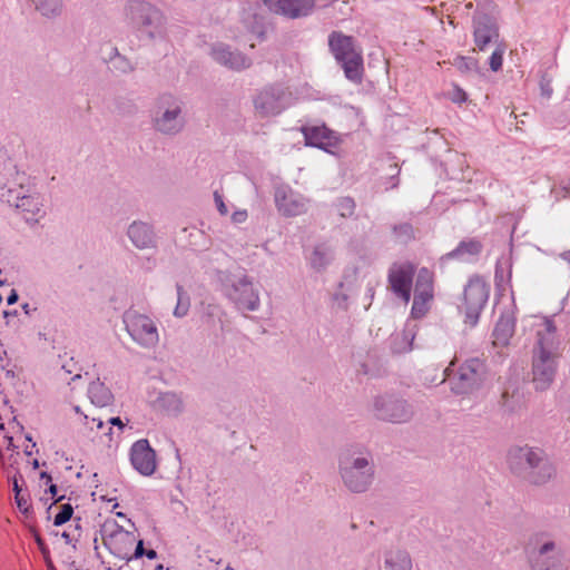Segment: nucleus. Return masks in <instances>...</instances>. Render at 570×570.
Returning a JSON list of instances; mask_svg holds the SVG:
<instances>
[{
  "mask_svg": "<svg viewBox=\"0 0 570 570\" xmlns=\"http://www.w3.org/2000/svg\"><path fill=\"white\" fill-rule=\"evenodd\" d=\"M33 469H37L39 466V462L37 459L32 461Z\"/></svg>",
  "mask_w": 570,
  "mask_h": 570,
  "instance_id": "50",
  "label": "nucleus"
},
{
  "mask_svg": "<svg viewBox=\"0 0 570 570\" xmlns=\"http://www.w3.org/2000/svg\"><path fill=\"white\" fill-rule=\"evenodd\" d=\"M561 257L570 264V249L562 253Z\"/></svg>",
  "mask_w": 570,
  "mask_h": 570,
  "instance_id": "49",
  "label": "nucleus"
},
{
  "mask_svg": "<svg viewBox=\"0 0 570 570\" xmlns=\"http://www.w3.org/2000/svg\"><path fill=\"white\" fill-rule=\"evenodd\" d=\"M341 62L343 63L346 78L355 82L361 81L363 71L361 53L345 58Z\"/></svg>",
  "mask_w": 570,
  "mask_h": 570,
  "instance_id": "27",
  "label": "nucleus"
},
{
  "mask_svg": "<svg viewBox=\"0 0 570 570\" xmlns=\"http://www.w3.org/2000/svg\"><path fill=\"white\" fill-rule=\"evenodd\" d=\"M144 554L148 558V559H155L157 557V553L155 550L150 549V550H145L144 549Z\"/></svg>",
  "mask_w": 570,
  "mask_h": 570,
  "instance_id": "47",
  "label": "nucleus"
},
{
  "mask_svg": "<svg viewBox=\"0 0 570 570\" xmlns=\"http://www.w3.org/2000/svg\"><path fill=\"white\" fill-rule=\"evenodd\" d=\"M497 36L495 28L489 22L478 21L474 39L479 50H483L485 46Z\"/></svg>",
  "mask_w": 570,
  "mask_h": 570,
  "instance_id": "26",
  "label": "nucleus"
},
{
  "mask_svg": "<svg viewBox=\"0 0 570 570\" xmlns=\"http://www.w3.org/2000/svg\"><path fill=\"white\" fill-rule=\"evenodd\" d=\"M489 285L480 277L470 279L464 288L462 302L459 305L464 314V322L471 326L475 325L478 318L489 298Z\"/></svg>",
  "mask_w": 570,
  "mask_h": 570,
  "instance_id": "6",
  "label": "nucleus"
},
{
  "mask_svg": "<svg viewBox=\"0 0 570 570\" xmlns=\"http://www.w3.org/2000/svg\"><path fill=\"white\" fill-rule=\"evenodd\" d=\"M409 350H411V341L410 340H406V342L404 343L403 346H400V347L395 348V351L397 353L405 352V351H409Z\"/></svg>",
  "mask_w": 570,
  "mask_h": 570,
  "instance_id": "44",
  "label": "nucleus"
},
{
  "mask_svg": "<svg viewBox=\"0 0 570 570\" xmlns=\"http://www.w3.org/2000/svg\"><path fill=\"white\" fill-rule=\"evenodd\" d=\"M328 45L338 61L360 53L354 47L352 37L345 36L342 32L331 33Z\"/></svg>",
  "mask_w": 570,
  "mask_h": 570,
  "instance_id": "18",
  "label": "nucleus"
},
{
  "mask_svg": "<svg viewBox=\"0 0 570 570\" xmlns=\"http://www.w3.org/2000/svg\"><path fill=\"white\" fill-rule=\"evenodd\" d=\"M337 210L341 216H347L353 213L354 202L351 198H343L337 205Z\"/></svg>",
  "mask_w": 570,
  "mask_h": 570,
  "instance_id": "33",
  "label": "nucleus"
},
{
  "mask_svg": "<svg viewBox=\"0 0 570 570\" xmlns=\"http://www.w3.org/2000/svg\"><path fill=\"white\" fill-rule=\"evenodd\" d=\"M61 537L65 539L66 543H70L73 540V537H71L68 532H62Z\"/></svg>",
  "mask_w": 570,
  "mask_h": 570,
  "instance_id": "48",
  "label": "nucleus"
},
{
  "mask_svg": "<svg viewBox=\"0 0 570 570\" xmlns=\"http://www.w3.org/2000/svg\"><path fill=\"white\" fill-rule=\"evenodd\" d=\"M413 272L414 268L409 263L394 264L390 269V286L405 303L410 301V287Z\"/></svg>",
  "mask_w": 570,
  "mask_h": 570,
  "instance_id": "13",
  "label": "nucleus"
},
{
  "mask_svg": "<svg viewBox=\"0 0 570 570\" xmlns=\"http://www.w3.org/2000/svg\"><path fill=\"white\" fill-rule=\"evenodd\" d=\"M510 468L518 473L530 469L529 475L535 483H543L554 475L553 465L542 455L540 450L513 448L508 453Z\"/></svg>",
  "mask_w": 570,
  "mask_h": 570,
  "instance_id": "4",
  "label": "nucleus"
},
{
  "mask_svg": "<svg viewBox=\"0 0 570 570\" xmlns=\"http://www.w3.org/2000/svg\"><path fill=\"white\" fill-rule=\"evenodd\" d=\"M481 249L479 242L471 240L469 243H462L458 248L459 253L478 254Z\"/></svg>",
  "mask_w": 570,
  "mask_h": 570,
  "instance_id": "34",
  "label": "nucleus"
},
{
  "mask_svg": "<svg viewBox=\"0 0 570 570\" xmlns=\"http://www.w3.org/2000/svg\"><path fill=\"white\" fill-rule=\"evenodd\" d=\"M37 9L43 16H53L59 12L61 3L60 0H35Z\"/></svg>",
  "mask_w": 570,
  "mask_h": 570,
  "instance_id": "29",
  "label": "nucleus"
},
{
  "mask_svg": "<svg viewBox=\"0 0 570 570\" xmlns=\"http://www.w3.org/2000/svg\"><path fill=\"white\" fill-rule=\"evenodd\" d=\"M18 208H21L23 212L31 213L32 216L39 214V199L32 196L22 197L20 203L17 205ZM33 217H26L27 220H31Z\"/></svg>",
  "mask_w": 570,
  "mask_h": 570,
  "instance_id": "30",
  "label": "nucleus"
},
{
  "mask_svg": "<svg viewBox=\"0 0 570 570\" xmlns=\"http://www.w3.org/2000/svg\"><path fill=\"white\" fill-rule=\"evenodd\" d=\"M83 420H85V424L90 430H94V429L100 430L104 426V422L100 417H96V416L89 417V415L85 414Z\"/></svg>",
  "mask_w": 570,
  "mask_h": 570,
  "instance_id": "36",
  "label": "nucleus"
},
{
  "mask_svg": "<svg viewBox=\"0 0 570 570\" xmlns=\"http://www.w3.org/2000/svg\"><path fill=\"white\" fill-rule=\"evenodd\" d=\"M155 570H165L161 564H159Z\"/></svg>",
  "mask_w": 570,
  "mask_h": 570,
  "instance_id": "53",
  "label": "nucleus"
},
{
  "mask_svg": "<svg viewBox=\"0 0 570 570\" xmlns=\"http://www.w3.org/2000/svg\"><path fill=\"white\" fill-rule=\"evenodd\" d=\"M212 56L215 61L230 69L239 70L245 67V56L230 51L226 46H217L213 49Z\"/></svg>",
  "mask_w": 570,
  "mask_h": 570,
  "instance_id": "19",
  "label": "nucleus"
},
{
  "mask_svg": "<svg viewBox=\"0 0 570 570\" xmlns=\"http://www.w3.org/2000/svg\"><path fill=\"white\" fill-rule=\"evenodd\" d=\"M128 235L132 243L139 248H146L153 244V232L146 224H131L128 229Z\"/></svg>",
  "mask_w": 570,
  "mask_h": 570,
  "instance_id": "24",
  "label": "nucleus"
},
{
  "mask_svg": "<svg viewBox=\"0 0 570 570\" xmlns=\"http://www.w3.org/2000/svg\"><path fill=\"white\" fill-rule=\"evenodd\" d=\"M451 100L459 104L463 102L466 100V94L462 89L455 88L453 90V95L451 96Z\"/></svg>",
  "mask_w": 570,
  "mask_h": 570,
  "instance_id": "42",
  "label": "nucleus"
},
{
  "mask_svg": "<svg viewBox=\"0 0 570 570\" xmlns=\"http://www.w3.org/2000/svg\"><path fill=\"white\" fill-rule=\"evenodd\" d=\"M126 330L131 338L144 347H154L159 342L155 322L142 314L128 313L125 317Z\"/></svg>",
  "mask_w": 570,
  "mask_h": 570,
  "instance_id": "7",
  "label": "nucleus"
},
{
  "mask_svg": "<svg viewBox=\"0 0 570 570\" xmlns=\"http://www.w3.org/2000/svg\"><path fill=\"white\" fill-rule=\"evenodd\" d=\"M278 210L286 216H295L305 210V203L286 187L278 188L275 194Z\"/></svg>",
  "mask_w": 570,
  "mask_h": 570,
  "instance_id": "16",
  "label": "nucleus"
},
{
  "mask_svg": "<svg viewBox=\"0 0 570 570\" xmlns=\"http://www.w3.org/2000/svg\"><path fill=\"white\" fill-rule=\"evenodd\" d=\"M18 299V294L16 291H12L11 294L8 296L7 302L9 305L14 304Z\"/></svg>",
  "mask_w": 570,
  "mask_h": 570,
  "instance_id": "45",
  "label": "nucleus"
},
{
  "mask_svg": "<svg viewBox=\"0 0 570 570\" xmlns=\"http://www.w3.org/2000/svg\"><path fill=\"white\" fill-rule=\"evenodd\" d=\"M432 299L433 275L429 269L422 268L415 284L412 316L414 318L424 316L431 307Z\"/></svg>",
  "mask_w": 570,
  "mask_h": 570,
  "instance_id": "10",
  "label": "nucleus"
},
{
  "mask_svg": "<svg viewBox=\"0 0 570 570\" xmlns=\"http://www.w3.org/2000/svg\"><path fill=\"white\" fill-rule=\"evenodd\" d=\"M59 511L55 515L53 524L55 525H62L63 523L68 522L73 513V508L70 503H63L58 507Z\"/></svg>",
  "mask_w": 570,
  "mask_h": 570,
  "instance_id": "31",
  "label": "nucleus"
},
{
  "mask_svg": "<svg viewBox=\"0 0 570 570\" xmlns=\"http://www.w3.org/2000/svg\"><path fill=\"white\" fill-rule=\"evenodd\" d=\"M291 104V96L283 89L268 88L261 91L255 98V115L268 118L279 114Z\"/></svg>",
  "mask_w": 570,
  "mask_h": 570,
  "instance_id": "8",
  "label": "nucleus"
},
{
  "mask_svg": "<svg viewBox=\"0 0 570 570\" xmlns=\"http://www.w3.org/2000/svg\"><path fill=\"white\" fill-rule=\"evenodd\" d=\"M214 199H215V204H216V207H217L218 212L222 215H226L228 213V210H227V207H226V205H225V203L223 200L222 195L218 191L214 193Z\"/></svg>",
  "mask_w": 570,
  "mask_h": 570,
  "instance_id": "38",
  "label": "nucleus"
},
{
  "mask_svg": "<svg viewBox=\"0 0 570 570\" xmlns=\"http://www.w3.org/2000/svg\"><path fill=\"white\" fill-rule=\"evenodd\" d=\"M120 62H121V59H120V58H119V59H117V60H114V67H115V68H118V63H120Z\"/></svg>",
  "mask_w": 570,
  "mask_h": 570,
  "instance_id": "51",
  "label": "nucleus"
},
{
  "mask_svg": "<svg viewBox=\"0 0 570 570\" xmlns=\"http://www.w3.org/2000/svg\"><path fill=\"white\" fill-rule=\"evenodd\" d=\"M14 500H16V503H17V507L18 509L27 514L30 512V509H31V503L29 502V498L23 495V494H19V495H14Z\"/></svg>",
  "mask_w": 570,
  "mask_h": 570,
  "instance_id": "35",
  "label": "nucleus"
},
{
  "mask_svg": "<svg viewBox=\"0 0 570 570\" xmlns=\"http://www.w3.org/2000/svg\"><path fill=\"white\" fill-rule=\"evenodd\" d=\"M108 421L112 425H118L120 429L124 428V423L121 422V420L119 417H110Z\"/></svg>",
  "mask_w": 570,
  "mask_h": 570,
  "instance_id": "46",
  "label": "nucleus"
},
{
  "mask_svg": "<svg viewBox=\"0 0 570 570\" xmlns=\"http://www.w3.org/2000/svg\"><path fill=\"white\" fill-rule=\"evenodd\" d=\"M380 411V415L382 419L392 422L405 421L411 415L410 407L402 401H389Z\"/></svg>",
  "mask_w": 570,
  "mask_h": 570,
  "instance_id": "21",
  "label": "nucleus"
},
{
  "mask_svg": "<svg viewBox=\"0 0 570 570\" xmlns=\"http://www.w3.org/2000/svg\"><path fill=\"white\" fill-rule=\"evenodd\" d=\"M345 485L354 491H365L373 480V466L366 456H344L340 463Z\"/></svg>",
  "mask_w": 570,
  "mask_h": 570,
  "instance_id": "5",
  "label": "nucleus"
},
{
  "mask_svg": "<svg viewBox=\"0 0 570 570\" xmlns=\"http://www.w3.org/2000/svg\"><path fill=\"white\" fill-rule=\"evenodd\" d=\"M483 364L479 360L466 361L459 370L456 379L452 383V391L456 394H465L478 389L482 383Z\"/></svg>",
  "mask_w": 570,
  "mask_h": 570,
  "instance_id": "11",
  "label": "nucleus"
},
{
  "mask_svg": "<svg viewBox=\"0 0 570 570\" xmlns=\"http://www.w3.org/2000/svg\"><path fill=\"white\" fill-rule=\"evenodd\" d=\"M75 411H76L77 413H80V407H79V406H75Z\"/></svg>",
  "mask_w": 570,
  "mask_h": 570,
  "instance_id": "54",
  "label": "nucleus"
},
{
  "mask_svg": "<svg viewBox=\"0 0 570 570\" xmlns=\"http://www.w3.org/2000/svg\"><path fill=\"white\" fill-rule=\"evenodd\" d=\"M514 327L509 320H501L493 332V344L497 346H505L512 337Z\"/></svg>",
  "mask_w": 570,
  "mask_h": 570,
  "instance_id": "28",
  "label": "nucleus"
},
{
  "mask_svg": "<svg viewBox=\"0 0 570 570\" xmlns=\"http://www.w3.org/2000/svg\"><path fill=\"white\" fill-rule=\"evenodd\" d=\"M179 112L180 109L178 106H175L173 109L165 110L163 116L156 119L157 129L165 134L177 132L181 128Z\"/></svg>",
  "mask_w": 570,
  "mask_h": 570,
  "instance_id": "22",
  "label": "nucleus"
},
{
  "mask_svg": "<svg viewBox=\"0 0 570 570\" xmlns=\"http://www.w3.org/2000/svg\"><path fill=\"white\" fill-rule=\"evenodd\" d=\"M385 568L387 570H412V561L403 550H391L385 556Z\"/></svg>",
  "mask_w": 570,
  "mask_h": 570,
  "instance_id": "25",
  "label": "nucleus"
},
{
  "mask_svg": "<svg viewBox=\"0 0 570 570\" xmlns=\"http://www.w3.org/2000/svg\"><path fill=\"white\" fill-rule=\"evenodd\" d=\"M130 461L136 471L141 475L149 476L154 474L157 468L156 453L151 449L148 440L136 441L130 449Z\"/></svg>",
  "mask_w": 570,
  "mask_h": 570,
  "instance_id": "12",
  "label": "nucleus"
},
{
  "mask_svg": "<svg viewBox=\"0 0 570 570\" xmlns=\"http://www.w3.org/2000/svg\"><path fill=\"white\" fill-rule=\"evenodd\" d=\"M271 10L296 18L311 12L314 0H266Z\"/></svg>",
  "mask_w": 570,
  "mask_h": 570,
  "instance_id": "15",
  "label": "nucleus"
},
{
  "mask_svg": "<svg viewBox=\"0 0 570 570\" xmlns=\"http://www.w3.org/2000/svg\"><path fill=\"white\" fill-rule=\"evenodd\" d=\"M327 257V254L321 249H316L314 253H313V256L311 257V262L313 264L314 267H321L323 266L324 262H323V258Z\"/></svg>",
  "mask_w": 570,
  "mask_h": 570,
  "instance_id": "37",
  "label": "nucleus"
},
{
  "mask_svg": "<svg viewBox=\"0 0 570 570\" xmlns=\"http://www.w3.org/2000/svg\"><path fill=\"white\" fill-rule=\"evenodd\" d=\"M177 289H178V304L175 308V315L183 316L187 312V306L181 304V298H180L181 287L178 286Z\"/></svg>",
  "mask_w": 570,
  "mask_h": 570,
  "instance_id": "41",
  "label": "nucleus"
},
{
  "mask_svg": "<svg viewBox=\"0 0 570 570\" xmlns=\"http://www.w3.org/2000/svg\"><path fill=\"white\" fill-rule=\"evenodd\" d=\"M126 17L134 28L151 39L164 37L166 33V18L149 2L130 1L126 7Z\"/></svg>",
  "mask_w": 570,
  "mask_h": 570,
  "instance_id": "3",
  "label": "nucleus"
},
{
  "mask_svg": "<svg viewBox=\"0 0 570 570\" xmlns=\"http://www.w3.org/2000/svg\"><path fill=\"white\" fill-rule=\"evenodd\" d=\"M101 538L109 552L119 560L130 561L144 556V543L134 532L127 531L116 522L102 525Z\"/></svg>",
  "mask_w": 570,
  "mask_h": 570,
  "instance_id": "2",
  "label": "nucleus"
},
{
  "mask_svg": "<svg viewBox=\"0 0 570 570\" xmlns=\"http://www.w3.org/2000/svg\"><path fill=\"white\" fill-rule=\"evenodd\" d=\"M88 396L92 404L105 407L111 404L112 394L110 390L99 380L90 383L88 387Z\"/></svg>",
  "mask_w": 570,
  "mask_h": 570,
  "instance_id": "23",
  "label": "nucleus"
},
{
  "mask_svg": "<svg viewBox=\"0 0 570 570\" xmlns=\"http://www.w3.org/2000/svg\"><path fill=\"white\" fill-rule=\"evenodd\" d=\"M554 550L552 542L544 543L538 551L531 554L533 570H562L559 558L550 554Z\"/></svg>",
  "mask_w": 570,
  "mask_h": 570,
  "instance_id": "17",
  "label": "nucleus"
},
{
  "mask_svg": "<svg viewBox=\"0 0 570 570\" xmlns=\"http://www.w3.org/2000/svg\"><path fill=\"white\" fill-rule=\"evenodd\" d=\"M306 144L327 150L340 142L337 135L325 126L304 127L302 129Z\"/></svg>",
  "mask_w": 570,
  "mask_h": 570,
  "instance_id": "14",
  "label": "nucleus"
},
{
  "mask_svg": "<svg viewBox=\"0 0 570 570\" xmlns=\"http://www.w3.org/2000/svg\"><path fill=\"white\" fill-rule=\"evenodd\" d=\"M12 480V489L14 491V495L22 494L21 487L19 485V479H22L20 473H11L10 478Z\"/></svg>",
  "mask_w": 570,
  "mask_h": 570,
  "instance_id": "39",
  "label": "nucleus"
},
{
  "mask_svg": "<svg viewBox=\"0 0 570 570\" xmlns=\"http://www.w3.org/2000/svg\"><path fill=\"white\" fill-rule=\"evenodd\" d=\"M40 479L43 480L46 484H49V492L53 498L57 494V487L51 483V476L47 472H41Z\"/></svg>",
  "mask_w": 570,
  "mask_h": 570,
  "instance_id": "40",
  "label": "nucleus"
},
{
  "mask_svg": "<svg viewBox=\"0 0 570 570\" xmlns=\"http://www.w3.org/2000/svg\"><path fill=\"white\" fill-rule=\"evenodd\" d=\"M246 219H247V212L246 210H238V212H235L232 215V220L234 223H244Z\"/></svg>",
  "mask_w": 570,
  "mask_h": 570,
  "instance_id": "43",
  "label": "nucleus"
},
{
  "mask_svg": "<svg viewBox=\"0 0 570 570\" xmlns=\"http://www.w3.org/2000/svg\"><path fill=\"white\" fill-rule=\"evenodd\" d=\"M504 48L498 47L490 57V68L493 71H499L503 62Z\"/></svg>",
  "mask_w": 570,
  "mask_h": 570,
  "instance_id": "32",
  "label": "nucleus"
},
{
  "mask_svg": "<svg viewBox=\"0 0 570 570\" xmlns=\"http://www.w3.org/2000/svg\"><path fill=\"white\" fill-rule=\"evenodd\" d=\"M23 446H0V463L8 478L11 473H19L18 466L21 460L20 449Z\"/></svg>",
  "mask_w": 570,
  "mask_h": 570,
  "instance_id": "20",
  "label": "nucleus"
},
{
  "mask_svg": "<svg viewBox=\"0 0 570 570\" xmlns=\"http://www.w3.org/2000/svg\"><path fill=\"white\" fill-rule=\"evenodd\" d=\"M538 336V346L533 356V383L535 389L546 390L556 374L557 341L550 324H547L544 331L539 332Z\"/></svg>",
  "mask_w": 570,
  "mask_h": 570,
  "instance_id": "1",
  "label": "nucleus"
},
{
  "mask_svg": "<svg viewBox=\"0 0 570 570\" xmlns=\"http://www.w3.org/2000/svg\"><path fill=\"white\" fill-rule=\"evenodd\" d=\"M23 446V453L27 456L32 454L36 446L31 443V438L23 433V426L13 416L7 419L0 415V446Z\"/></svg>",
  "mask_w": 570,
  "mask_h": 570,
  "instance_id": "9",
  "label": "nucleus"
},
{
  "mask_svg": "<svg viewBox=\"0 0 570 570\" xmlns=\"http://www.w3.org/2000/svg\"><path fill=\"white\" fill-rule=\"evenodd\" d=\"M448 371H449V368L444 370V376H443V379L441 380V382H444L445 376L448 375Z\"/></svg>",
  "mask_w": 570,
  "mask_h": 570,
  "instance_id": "52",
  "label": "nucleus"
}]
</instances>
